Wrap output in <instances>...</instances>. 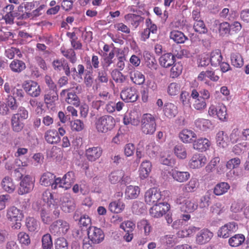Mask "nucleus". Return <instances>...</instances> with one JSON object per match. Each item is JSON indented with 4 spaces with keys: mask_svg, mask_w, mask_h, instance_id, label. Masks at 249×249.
Here are the masks:
<instances>
[{
    "mask_svg": "<svg viewBox=\"0 0 249 249\" xmlns=\"http://www.w3.org/2000/svg\"><path fill=\"white\" fill-rule=\"evenodd\" d=\"M177 204L180 205V210L184 213H191L197 209L198 204L194 199L191 198L187 194L178 195L175 200Z\"/></svg>",
    "mask_w": 249,
    "mask_h": 249,
    "instance_id": "nucleus-1",
    "label": "nucleus"
},
{
    "mask_svg": "<svg viewBox=\"0 0 249 249\" xmlns=\"http://www.w3.org/2000/svg\"><path fill=\"white\" fill-rule=\"evenodd\" d=\"M95 125L98 132L106 133L113 130L116 125V121L113 116L104 115L97 119Z\"/></svg>",
    "mask_w": 249,
    "mask_h": 249,
    "instance_id": "nucleus-2",
    "label": "nucleus"
},
{
    "mask_svg": "<svg viewBox=\"0 0 249 249\" xmlns=\"http://www.w3.org/2000/svg\"><path fill=\"white\" fill-rule=\"evenodd\" d=\"M156 120L151 114H144L142 119L141 130L146 135H152L156 129Z\"/></svg>",
    "mask_w": 249,
    "mask_h": 249,
    "instance_id": "nucleus-3",
    "label": "nucleus"
},
{
    "mask_svg": "<svg viewBox=\"0 0 249 249\" xmlns=\"http://www.w3.org/2000/svg\"><path fill=\"white\" fill-rule=\"evenodd\" d=\"M6 216L9 220L15 222L12 226L13 229L18 230L20 228L21 221L24 217L22 211L16 207H11L8 209Z\"/></svg>",
    "mask_w": 249,
    "mask_h": 249,
    "instance_id": "nucleus-4",
    "label": "nucleus"
},
{
    "mask_svg": "<svg viewBox=\"0 0 249 249\" xmlns=\"http://www.w3.org/2000/svg\"><path fill=\"white\" fill-rule=\"evenodd\" d=\"M70 229L69 224L66 221L58 219L54 221L50 226V231L54 235H65Z\"/></svg>",
    "mask_w": 249,
    "mask_h": 249,
    "instance_id": "nucleus-5",
    "label": "nucleus"
},
{
    "mask_svg": "<svg viewBox=\"0 0 249 249\" xmlns=\"http://www.w3.org/2000/svg\"><path fill=\"white\" fill-rule=\"evenodd\" d=\"M162 196L161 192L157 188H151L147 190L144 194V201L149 205L159 203Z\"/></svg>",
    "mask_w": 249,
    "mask_h": 249,
    "instance_id": "nucleus-6",
    "label": "nucleus"
},
{
    "mask_svg": "<svg viewBox=\"0 0 249 249\" xmlns=\"http://www.w3.org/2000/svg\"><path fill=\"white\" fill-rule=\"evenodd\" d=\"M87 232L88 238L92 244H99L104 239V233L100 228L95 226H89Z\"/></svg>",
    "mask_w": 249,
    "mask_h": 249,
    "instance_id": "nucleus-7",
    "label": "nucleus"
},
{
    "mask_svg": "<svg viewBox=\"0 0 249 249\" xmlns=\"http://www.w3.org/2000/svg\"><path fill=\"white\" fill-rule=\"evenodd\" d=\"M207 161V158L204 154L196 153L190 159L188 166L192 169H200L205 166Z\"/></svg>",
    "mask_w": 249,
    "mask_h": 249,
    "instance_id": "nucleus-8",
    "label": "nucleus"
},
{
    "mask_svg": "<svg viewBox=\"0 0 249 249\" xmlns=\"http://www.w3.org/2000/svg\"><path fill=\"white\" fill-rule=\"evenodd\" d=\"M71 90V88L63 89L60 93V97L64 99L68 104L78 107L80 106V99L74 92Z\"/></svg>",
    "mask_w": 249,
    "mask_h": 249,
    "instance_id": "nucleus-9",
    "label": "nucleus"
},
{
    "mask_svg": "<svg viewBox=\"0 0 249 249\" xmlns=\"http://www.w3.org/2000/svg\"><path fill=\"white\" fill-rule=\"evenodd\" d=\"M23 87L26 92L32 97H37L40 95L41 92L40 86L36 81H26L23 84Z\"/></svg>",
    "mask_w": 249,
    "mask_h": 249,
    "instance_id": "nucleus-10",
    "label": "nucleus"
},
{
    "mask_svg": "<svg viewBox=\"0 0 249 249\" xmlns=\"http://www.w3.org/2000/svg\"><path fill=\"white\" fill-rule=\"evenodd\" d=\"M35 181L29 176H26L21 180L18 194L22 195L30 193L34 187Z\"/></svg>",
    "mask_w": 249,
    "mask_h": 249,
    "instance_id": "nucleus-11",
    "label": "nucleus"
},
{
    "mask_svg": "<svg viewBox=\"0 0 249 249\" xmlns=\"http://www.w3.org/2000/svg\"><path fill=\"white\" fill-rule=\"evenodd\" d=\"M238 229V226L235 222H229L222 226L218 231V235L223 238L229 237Z\"/></svg>",
    "mask_w": 249,
    "mask_h": 249,
    "instance_id": "nucleus-12",
    "label": "nucleus"
},
{
    "mask_svg": "<svg viewBox=\"0 0 249 249\" xmlns=\"http://www.w3.org/2000/svg\"><path fill=\"white\" fill-rule=\"evenodd\" d=\"M153 205L149 209V213L154 218L162 217L169 210V207L164 203L159 202Z\"/></svg>",
    "mask_w": 249,
    "mask_h": 249,
    "instance_id": "nucleus-13",
    "label": "nucleus"
},
{
    "mask_svg": "<svg viewBox=\"0 0 249 249\" xmlns=\"http://www.w3.org/2000/svg\"><path fill=\"white\" fill-rule=\"evenodd\" d=\"M103 154V149L100 146L90 147L86 149L85 156L89 161H95L99 159Z\"/></svg>",
    "mask_w": 249,
    "mask_h": 249,
    "instance_id": "nucleus-14",
    "label": "nucleus"
},
{
    "mask_svg": "<svg viewBox=\"0 0 249 249\" xmlns=\"http://www.w3.org/2000/svg\"><path fill=\"white\" fill-rule=\"evenodd\" d=\"M121 97L126 102H134L137 100L138 95L135 89L130 87L121 91Z\"/></svg>",
    "mask_w": 249,
    "mask_h": 249,
    "instance_id": "nucleus-15",
    "label": "nucleus"
},
{
    "mask_svg": "<svg viewBox=\"0 0 249 249\" xmlns=\"http://www.w3.org/2000/svg\"><path fill=\"white\" fill-rule=\"evenodd\" d=\"M213 236V233L207 229H203L198 232L196 237L197 244L203 245L208 242Z\"/></svg>",
    "mask_w": 249,
    "mask_h": 249,
    "instance_id": "nucleus-16",
    "label": "nucleus"
},
{
    "mask_svg": "<svg viewBox=\"0 0 249 249\" xmlns=\"http://www.w3.org/2000/svg\"><path fill=\"white\" fill-rule=\"evenodd\" d=\"M18 105L16 98L12 95H8L6 99V103H4L3 108L2 110L3 116H6L10 113V109L16 110Z\"/></svg>",
    "mask_w": 249,
    "mask_h": 249,
    "instance_id": "nucleus-17",
    "label": "nucleus"
},
{
    "mask_svg": "<svg viewBox=\"0 0 249 249\" xmlns=\"http://www.w3.org/2000/svg\"><path fill=\"white\" fill-rule=\"evenodd\" d=\"M111 76L115 82L119 86L124 85L128 83L127 77L118 69H115L111 72Z\"/></svg>",
    "mask_w": 249,
    "mask_h": 249,
    "instance_id": "nucleus-18",
    "label": "nucleus"
},
{
    "mask_svg": "<svg viewBox=\"0 0 249 249\" xmlns=\"http://www.w3.org/2000/svg\"><path fill=\"white\" fill-rule=\"evenodd\" d=\"M10 70L14 73L19 74L23 71L26 68L25 63L18 59H13L9 64Z\"/></svg>",
    "mask_w": 249,
    "mask_h": 249,
    "instance_id": "nucleus-19",
    "label": "nucleus"
},
{
    "mask_svg": "<svg viewBox=\"0 0 249 249\" xmlns=\"http://www.w3.org/2000/svg\"><path fill=\"white\" fill-rule=\"evenodd\" d=\"M58 99L57 91L46 90L44 95V103L48 107L55 105V102Z\"/></svg>",
    "mask_w": 249,
    "mask_h": 249,
    "instance_id": "nucleus-20",
    "label": "nucleus"
},
{
    "mask_svg": "<svg viewBox=\"0 0 249 249\" xmlns=\"http://www.w3.org/2000/svg\"><path fill=\"white\" fill-rule=\"evenodd\" d=\"M211 142L206 138H199L193 142V148L199 151H206L210 146Z\"/></svg>",
    "mask_w": 249,
    "mask_h": 249,
    "instance_id": "nucleus-21",
    "label": "nucleus"
},
{
    "mask_svg": "<svg viewBox=\"0 0 249 249\" xmlns=\"http://www.w3.org/2000/svg\"><path fill=\"white\" fill-rule=\"evenodd\" d=\"M178 137L183 143H190L192 142L193 138L196 137V135L191 130L183 129L179 132Z\"/></svg>",
    "mask_w": 249,
    "mask_h": 249,
    "instance_id": "nucleus-22",
    "label": "nucleus"
},
{
    "mask_svg": "<svg viewBox=\"0 0 249 249\" xmlns=\"http://www.w3.org/2000/svg\"><path fill=\"white\" fill-rule=\"evenodd\" d=\"M44 139L50 144L57 143L60 141V137L55 129L47 130L44 133Z\"/></svg>",
    "mask_w": 249,
    "mask_h": 249,
    "instance_id": "nucleus-23",
    "label": "nucleus"
},
{
    "mask_svg": "<svg viewBox=\"0 0 249 249\" xmlns=\"http://www.w3.org/2000/svg\"><path fill=\"white\" fill-rule=\"evenodd\" d=\"M152 164L149 160H145L141 164L139 172V177L142 179L147 178L151 171Z\"/></svg>",
    "mask_w": 249,
    "mask_h": 249,
    "instance_id": "nucleus-24",
    "label": "nucleus"
},
{
    "mask_svg": "<svg viewBox=\"0 0 249 249\" xmlns=\"http://www.w3.org/2000/svg\"><path fill=\"white\" fill-rule=\"evenodd\" d=\"M216 142L218 146L225 148L230 142L229 137L225 131H219L216 135Z\"/></svg>",
    "mask_w": 249,
    "mask_h": 249,
    "instance_id": "nucleus-25",
    "label": "nucleus"
},
{
    "mask_svg": "<svg viewBox=\"0 0 249 249\" xmlns=\"http://www.w3.org/2000/svg\"><path fill=\"white\" fill-rule=\"evenodd\" d=\"M159 62L162 67L168 68L174 64L175 57L171 53H166L160 57Z\"/></svg>",
    "mask_w": 249,
    "mask_h": 249,
    "instance_id": "nucleus-26",
    "label": "nucleus"
},
{
    "mask_svg": "<svg viewBox=\"0 0 249 249\" xmlns=\"http://www.w3.org/2000/svg\"><path fill=\"white\" fill-rule=\"evenodd\" d=\"M2 189L8 193H12L16 189V185L13 178L9 176L5 177L1 182Z\"/></svg>",
    "mask_w": 249,
    "mask_h": 249,
    "instance_id": "nucleus-27",
    "label": "nucleus"
},
{
    "mask_svg": "<svg viewBox=\"0 0 249 249\" xmlns=\"http://www.w3.org/2000/svg\"><path fill=\"white\" fill-rule=\"evenodd\" d=\"M124 19L132 25L135 28H137L140 23L143 21V18L140 15L135 14H127L124 17Z\"/></svg>",
    "mask_w": 249,
    "mask_h": 249,
    "instance_id": "nucleus-28",
    "label": "nucleus"
},
{
    "mask_svg": "<svg viewBox=\"0 0 249 249\" xmlns=\"http://www.w3.org/2000/svg\"><path fill=\"white\" fill-rule=\"evenodd\" d=\"M222 59L223 57L220 50L216 49L211 53L210 61L212 66L216 67L219 66Z\"/></svg>",
    "mask_w": 249,
    "mask_h": 249,
    "instance_id": "nucleus-29",
    "label": "nucleus"
},
{
    "mask_svg": "<svg viewBox=\"0 0 249 249\" xmlns=\"http://www.w3.org/2000/svg\"><path fill=\"white\" fill-rule=\"evenodd\" d=\"M24 120H21L18 116L12 115L11 119V125L12 130L15 132H20L24 127Z\"/></svg>",
    "mask_w": 249,
    "mask_h": 249,
    "instance_id": "nucleus-30",
    "label": "nucleus"
},
{
    "mask_svg": "<svg viewBox=\"0 0 249 249\" xmlns=\"http://www.w3.org/2000/svg\"><path fill=\"white\" fill-rule=\"evenodd\" d=\"M131 80L135 84L141 85L145 81V76L140 71L134 70L129 72Z\"/></svg>",
    "mask_w": 249,
    "mask_h": 249,
    "instance_id": "nucleus-31",
    "label": "nucleus"
},
{
    "mask_svg": "<svg viewBox=\"0 0 249 249\" xmlns=\"http://www.w3.org/2000/svg\"><path fill=\"white\" fill-rule=\"evenodd\" d=\"M164 115L168 118L175 117L178 113V107L173 103H167L164 105L163 107Z\"/></svg>",
    "mask_w": 249,
    "mask_h": 249,
    "instance_id": "nucleus-32",
    "label": "nucleus"
},
{
    "mask_svg": "<svg viewBox=\"0 0 249 249\" xmlns=\"http://www.w3.org/2000/svg\"><path fill=\"white\" fill-rule=\"evenodd\" d=\"M230 185L227 182H221L217 183L213 189V194L217 196H221L226 193L230 189Z\"/></svg>",
    "mask_w": 249,
    "mask_h": 249,
    "instance_id": "nucleus-33",
    "label": "nucleus"
},
{
    "mask_svg": "<svg viewBox=\"0 0 249 249\" xmlns=\"http://www.w3.org/2000/svg\"><path fill=\"white\" fill-rule=\"evenodd\" d=\"M115 57L114 50L111 51L108 53H104L103 55V61L101 64L104 69L107 70L108 68L114 63L113 59Z\"/></svg>",
    "mask_w": 249,
    "mask_h": 249,
    "instance_id": "nucleus-34",
    "label": "nucleus"
},
{
    "mask_svg": "<svg viewBox=\"0 0 249 249\" xmlns=\"http://www.w3.org/2000/svg\"><path fill=\"white\" fill-rule=\"evenodd\" d=\"M173 178L178 182H184L190 178V174L188 172L173 171L171 174Z\"/></svg>",
    "mask_w": 249,
    "mask_h": 249,
    "instance_id": "nucleus-35",
    "label": "nucleus"
},
{
    "mask_svg": "<svg viewBox=\"0 0 249 249\" xmlns=\"http://www.w3.org/2000/svg\"><path fill=\"white\" fill-rule=\"evenodd\" d=\"M170 38L177 43H183L188 39L184 34L178 30H173L170 33Z\"/></svg>",
    "mask_w": 249,
    "mask_h": 249,
    "instance_id": "nucleus-36",
    "label": "nucleus"
},
{
    "mask_svg": "<svg viewBox=\"0 0 249 249\" xmlns=\"http://www.w3.org/2000/svg\"><path fill=\"white\" fill-rule=\"evenodd\" d=\"M60 52L62 55L68 59L71 63L74 64L76 62L77 57L73 49H66L64 47H61Z\"/></svg>",
    "mask_w": 249,
    "mask_h": 249,
    "instance_id": "nucleus-37",
    "label": "nucleus"
},
{
    "mask_svg": "<svg viewBox=\"0 0 249 249\" xmlns=\"http://www.w3.org/2000/svg\"><path fill=\"white\" fill-rule=\"evenodd\" d=\"M123 177V171L118 170L112 172L108 177L109 182L112 184L120 183L121 185V180Z\"/></svg>",
    "mask_w": 249,
    "mask_h": 249,
    "instance_id": "nucleus-38",
    "label": "nucleus"
},
{
    "mask_svg": "<svg viewBox=\"0 0 249 249\" xmlns=\"http://www.w3.org/2000/svg\"><path fill=\"white\" fill-rule=\"evenodd\" d=\"M55 178V176L53 174L46 172L42 175L39 182L41 185L49 186L51 185Z\"/></svg>",
    "mask_w": 249,
    "mask_h": 249,
    "instance_id": "nucleus-39",
    "label": "nucleus"
},
{
    "mask_svg": "<svg viewBox=\"0 0 249 249\" xmlns=\"http://www.w3.org/2000/svg\"><path fill=\"white\" fill-rule=\"evenodd\" d=\"M160 242L161 244L167 247H172L177 243V238L174 235H165L160 237Z\"/></svg>",
    "mask_w": 249,
    "mask_h": 249,
    "instance_id": "nucleus-40",
    "label": "nucleus"
},
{
    "mask_svg": "<svg viewBox=\"0 0 249 249\" xmlns=\"http://www.w3.org/2000/svg\"><path fill=\"white\" fill-rule=\"evenodd\" d=\"M199 182L196 178H192L190 181L183 186V191L185 193L194 192L198 187Z\"/></svg>",
    "mask_w": 249,
    "mask_h": 249,
    "instance_id": "nucleus-41",
    "label": "nucleus"
},
{
    "mask_svg": "<svg viewBox=\"0 0 249 249\" xmlns=\"http://www.w3.org/2000/svg\"><path fill=\"white\" fill-rule=\"evenodd\" d=\"M140 193V189L137 186L129 185L125 189V195L126 197L130 199L137 198Z\"/></svg>",
    "mask_w": 249,
    "mask_h": 249,
    "instance_id": "nucleus-42",
    "label": "nucleus"
},
{
    "mask_svg": "<svg viewBox=\"0 0 249 249\" xmlns=\"http://www.w3.org/2000/svg\"><path fill=\"white\" fill-rule=\"evenodd\" d=\"M137 228L140 230H143L145 236H148L152 229L149 222L145 219H141L138 222Z\"/></svg>",
    "mask_w": 249,
    "mask_h": 249,
    "instance_id": "nucleus-43",
    "label": "nucleus"
},
{
    "mask_svg": "<svg viewBox=\"0 0 249 249\" xmlns=\"http://www.w3.org/2000/svg\"><path fill=\"white\" fill-rule=\"evenodd\" d=\"M245 236L242 234H236L229 239V245L232 247H237L245 241Z\"/></svg>",
    "mask_w": 249,
    "mask_h": 249,
    "instance_id": "nucleus-44",
    "label": "nucleus"
},
{
    "mask_svg": "<svg viewBox=\"0 0 249 249\" xmlns=\"http://www.w3.org/2000/svg\"><path fill=\"white\" fill-rule=\"evenodd\" d=\"M109 210L114 213H120L124 209L125 205L121 200L112 201L109 204Z\"/></svg>",
    "mask_w": 249,
    "mask_h": 249,
    "instance_id": "nucleus-45",
    "label": "nucleus"
},
{
    "mask_svg": "<svg viewBox=\"0 0 249 249\" xmlns=\"http://www.w3.org/2000/svg\"><path fill=\"white\" fill-rule=\"evenodd\" d=\"M231 65L235 68H241L244 64L242 56L237 53H233L231 54Z\"/></svg>",
    "mask_w": 249,
    "mask_h": 249,
    "instance_id": "nucleus-46",
    "label": "nucleus"
},
{
    "mask_svg": "<svg viewBox=\"0 0 249 249\" xmlns=\"http://www.w3.org/2000/svg\"><path fill=\"white\" fill-rule=\"evenodd\" d=\"M26 226L30 232L37 231L39 228V223L33 217H28L26 220Z\"/></svg>",
    "mask_w": 249,
    "mask_h": 249,
    "instance_id": "nucleus-47",
    "label": "nucleus"
},
{
    "mask_svg": "<svg viewBox=\"0 0 249 249\" xmlns=\"http://www.w3.org/2000/svg\"><path fill=\"white\" fill-rule=\"evenodd\" d=\"M191 97L188 92L181 91L179 95V101L183 108H188L191 107Z\"/></svg>",
    "mask_w": 249,
    "mask_h": 249,
    "instance_id": "nucleus-48",
    "label": "nucleus"
},
{
    "mask_svg": "<svg viewBox=\"0 0 249 249\" xmlns=\"http://www.w3.org/2000/svg\"><path fill=\"white\" fill-rule=\"evenodd\" d=\"M174 152L179 159H185L187 156L186 149L182 144L176 145L174 148Z\"/></svg>",
    "mask_w": 249,
    "mask_h": 249,
    "instance_id": "nucleus-49",
    "label": "nucleus"
},
{
    "mask_svg": "<svg viewBox=\"0 0 249 249\" xmlns=\"http://www.w3.org/2000/svg\"><path fill=\"white\" fill-rule=\"evenodd\" d=\"M4 54L6 57L10 59H13L15 54H17V56L19 58H21L23 56L20 50L14 47L5 49Z\"/></svg>",
    "mask_w": 249,
    "mask_h": 249,
    "instance_id": "nucleus-50",
    "label": "nucleus"
},
{
    "mask_svg": "<svg viewBox=\"0 0 249 249\" xmlns=\"http://www.w3.org/2000/svg\"><path fill=\"white\" fill-rule=\"evenodd\" d=\"M70 127L72 131L80 132L85 128L84 122L80 119H75L70 122Z\"/></svg>",
    "mask_w": 249,
    "mask_h": 249,
    "instance_id": "nucleus-51",
    "label": "nucleus"
},
{
    "mask_svg": "<svg viewBox=\"0 0 249 249\" xmlns=\"http://www.w3.org/2000/svg\"><path fill=\"white\" fill-rule=\"evenodd\" d=\"M195 125L200 130L206 131L211 125V122L209 120L199 118L196 120Z\"/></svg>",
    "mask_w": 249,
    "mask_h": 249,
    "instance_id": "nucleus-52",
    "label": "nucleus"
},
{
    "mask_svg": "<svg viewBox=\"0 0 249 249\" xmlns=\"http://www.w3.org/2000/svg\"><path fill=\"white\" fill-rule=\"evenodd\" d=\"M193 29L196 32L200 34H205L208 32V29L203 20L197 21L194 23Z\"/></svg>",
    "mask_w": 249,
    "mask_h": 249,
    "instance_id": "nucleus-53",
    "label": "nucleus"
},
{
    "mask_svg": "<svg viewBox=\"0 0 249 249\" xmlns=\"http://www.w3.org/2000/svg\"><path fill=\"white\" fill-rule=\"evenodd\" d=\"M68 248L69 243L65 238L60 237L55 239L54 241L55 249H68Z\"/></svg>",
    "mask_w": 249,
    "mask_h": 249,
    "instance_id": "nucleus-54",
    "label": "nucleus"
},
{
    "mask_svg": "<svg viewBox=\"0 0 249 249\" xmlns=\"http://www.w3.org/2000/svg\"><path fill=\"white\" fill-rule=\"evenodd\" d=\"M42 247L43 249H51L53 247V241L51 235L47 233L42 237Z\"/></svg>",
    "mask_w": 249,
    "mask_h": 249,
    "instance_id": "nucleus-55",
    "label": "nucleus"
},
{
    "mask_svg": "<svg viewBox=\"0 0 249 249\" xmlns=\"http://www.w3.org/2000/svg\"><path fill=\"white\" fill-rule=\"evenodd\" d=\"M180 89L179 84L173 82L170 83L167 88V93L170 96H175L177 95Z\"/></svg>",
    "mask_w": 249,
    "mask_h": 249,
    "instance_id": "nucleus-56",
    "label": "nucleus"
},
{
    "mask_svg": "<svg viewBox=\"0 0 249 249\" xmlns=\"http://www.w3.org/2000/svg\"><path fill=\"white\" fill-rule=\"evenodd\" d=\"M18 239L21 245L29 246L31 243L29 235L24 231H21L18 234Z\"/></svg>",
    "mask_w": 249,
    "mask_h": 249,
    "instance_id": "nucleus-57",
    "label": "nucleus"
},
{
    "mask_svg": "<svg viewBox=\"0 0 249 249\" xmlns=\"http://www.w3.org/2000/svg\"><path fill=\"white\" fill-rule=\"evenodd\" d=\"M62 179L66 186V189H68L74 181V174L72 171L68 172L63 176Z\"/></svg>",
    "mask_w": 249,
    "mask_h": 249,
    "instance_id": "nucleus-58",
    "label": "nucleus"
},
{
    "mask_svg": "<svg viewBox=\"0 0 249 249\" xmlns=\"http://www.w3.org/2000/svg\"><path fill=\"white\" fill-rule=\"evenodd\" d=\"M216 116L221 121H227V108L224 105H222L218 106Z\"/></svg>",
    "mask_w": 249,
    "mask_h": 249,
    "instance_id": "nucleus-59",
    "label": "nucleus"
},
{
    "mask_svg": "<svg viewBox=\"0 0 249 249\" xmlns=\"http://www.w3.org/2000/svg\"><path fill=\"white\" fill-rule=\"evenodd\" d=\"M225 211V207L219 202L214 203L210 207V211L214 214L220 215Z\"/></svg>",
    "mask_w": 249,
    "mask_h": 249,
    "instance_id": "nucleus-60",
    "label": "nucleus"
},
{
    "mask_svg": "<svg viewBox=\"0 0 249 249\" xmlns=\"http://www.w3.org/2000/svg\"><path fill=\"white\" fill-rule=\"evenodd\" d=\"M193 107L195 109L202 111L206 107L207 104L203 98L200 97L199 99L194 100Z\"/></svg>",
    "mask_w": 249,
    "mask_h": 249,
    "instance_id": "nucleus-61",
    "label": "nucleus"
},
{
    "mask_svg": "<svg viewBox=\"0 0 249 249\" xmlns=\"http://www.w3.org/2000/svg\"><path fill=\"white\" fill-rule=\"evenodd\" d=\"M170 71V76L172 78L177 77L182 72L183 67L179 63H174Z\"/></svg>",
    "mask_w": 249,
    "mask_h": 249,
    "instance_id": "nucleus-62",
    "label": "nucleus"
},
{
    "mask_svg": "<svg viewBox=\"0 0 249 249\" xmlns=\"http://www.w3.org/2000/svg\"><path fill=\"white\" fill-rule=\"evenodd\" d=\"M241 139V132L239 128H234L229 136L230 142L231 143H235Z\"/></svg>",
    "mask_w": 249,
    "mask_h": 249,
    "instance_id": "nucleus-63",
    "label": "nucleus"
},
{
    "mask_svg": "<svg viewBox=\"0 0 249 249\" xmlns=\"http://www.w3.org/2000/svg\"><path fill=\"white\" fill-rule=\"evenodd\" d=\"M245 207V202L243 200H238L234 201L231 206V212L236 213L240 212Z\"/></svg>",
    "mask_w": 249,
    "mask_h": 249,
    "instance_id": "nucleus-64",
    "label": "nucleus"
}]
</instances>
